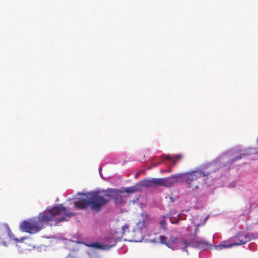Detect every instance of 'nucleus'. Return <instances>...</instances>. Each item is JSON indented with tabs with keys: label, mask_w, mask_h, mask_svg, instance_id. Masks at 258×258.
Masks as SVG:
<instances>
[{
	"label": "nucleus",
	"mask_w": 258,
	"mask_h": 258,
	"mask_svg": "<svg viewBox=\"0 0 258 258\" xmlns=\"http://www.w3.org/2000/svg\"><path fill=\"white\" fill-rule=\"evenodd\" d=\"M140 190V187L138 185L122 188L121 189L109 188L104 191V195L102 196L98 191H94L88 193L87 195V200L82 199V209L90 208V209L96 213L99 212L109 202L107 198L114 199L117 192L133 193Z\"/></svg>",
	"instance_id": "f257e3e1"
},
{
	"label": "nucleus",
	"mask_w": 258,
	"mask_h": 258,
	"mask_svg": "<svg viewBox=\"0 0 258 258\" xmlns=\"http://www.w3.org/2000/svg\"><path fill=\"white\" fill-rule=\"evenodd\" d=\"M250 240V238L248 234L243 235L241 234H238L234 238V241L230 244H220L219 245H215L216 249H221L223 248L230 247L233 246L240 245L246 243Z\"/></svg>",
	"instance_id": "423d86ee"
},
{
	"label": "nucleus",
	"mask_w": 258,
	"mask_h": 258,
	"mask_svg": "<svg viewBox=\"0 0 258 258\" xmlns=\"http://www.w3.org/2000/svg\"><path fill=\"white\" fill-rule=\"evenodd\" d=\"M167 171L168 172H171L172 171L171 167H169Z\"/></svg>",
	"instance_id": "f3484780"
},
{
	"label": "nucleus",
	"mask_w": 258,
	"mask_h": 258,
	"mask_svg": "<svg viewBox=\"0 0 258 258\" xmlns=\"http://www.w3.org/2000/svg\"><path fill=\"white\" fill-rule=\"evenodd\" d=\"M71 204L73 205V208H67L63 207L62 205H59L50 209H47V210L44 212L39 213L37 216V221L39 225L42 226V229H43L45 225H54L56 226L58 223L66 220L64 217L60 216L62 213H63L66 217H70L74 215V213L70 210L80 209L81 199H78L75 201L73 200L71 201Z\"/></svg>",
	"instance_id": "f03ea898"
},
{
	"label": "nucleus",
	"mask_w": 258,
	"mask_h": 258,
	"mask_svg": "<svg viewBox=\"0 0 258 258\" xmlns=\"http://www.w3.org/2000/svg\"><path fill=\"white\" fill-rule=\"evenodd\" d=\"M170 221H171V219H170ZM171 223H173V221H171Z\"/></svg>",
	"instance_id": "4be33fe9"
},
{
	"label": "nucleus",
	"mask_w": 258,
	"mask_h": 258,
	"mask_svg": "<svg viewBox=\"0 0 258 258\" xmlns=\"http://www.w3.org/2000/svg\"><path fill=\"white\" fill-rule=\"evenodd\" d=\"M194 244L197 247L202 249H205L208 247L209 245L208 242L202 240L196 241L194 242Z\"/></svg>",
	"instance_id": "9d476101"
},
{
	"label": "nucleus",
	"mask_w": 258,
	"mask_h": 258,
	"mask_svg": "<svg viewBox=\"0 0 258 258\" xmlns=\"http://www.w3.org/2000/svg\"><path fill=\"white\" fill-rule=\"evenodd\" d=\"M182 156L180 155H176V159L173 161V163H172V165H175L176 162L179 160L181 158Z\"/></svg>",
	"instance_id": "f8f14e48"
},
{
	"label": "nucleus",
	"mask_w": 258,
	"mask_h": 258,
	"mask_svg": "<svg viewBox=\"0 0 258 258\" xmlns=\"http://www.w3.org/2000/svg\"><path fill=\"white\" fill-rule=\"evenodd\" d=\"M181 175L175 174L171 175L170 177L158 178V185L165 187H170L175 183L180 182Z\"/></svg>",
	"instance_id": "0eeeda50"
},
{
	"label": "nucleus",
	"mask_w": 258,
	"mask_h": 258,
	"mask_svg": "<svg viewBox=\"0 0 258 258\" xmlns=\"http://www.w3.org/2000/svg\"><path fill=\"white\" fill-rule=\"evenodd\" d=\"M182 176L180 178V181L183 180L186 184L188 188H191L192 190L199 188V182L198 179L202 177H205L208 175L201 170H195L184 173L178 174Z\"/></svg>",
	"instance_id": "7ed1b4c3"
},
{
	"label": "nucleus",
	"mask_w": 258,
	"mask_h": 258,
	"mask_svg": "<svg viewBox=\"0 0 258 258\" xmlns=\"http://www.w3.org/2000/svg\"><path fill=\"white\" fill-rule=\"evenodd\" d=\"M81 195H84V194L82 193V194H81Z\"/></svg>",
	"instance_id": "412c9836"
},
{
	"label": "nucleus",
	"mask_w": 258,
	"mask_h": 258,
	"mask_svg": "<svg viewBox=\"0 0 258 258\" xmlns=\"http://www.w3.org/2000/svg\"><path fill=\"white\" fill-rule=\"evenodd\" d=\"M198 230V228L197 227V228L196 229V230H195V232H197Z\"/></svg>",
	"instance_id": "a211bd4d"
},
{
	"label": "nucleus",
	"mask_w": 258,
	"mask_h": 258,
	"mask_svg": "<svg viewBox=\"0 0 258 258\" xmlns=\"http://www.w3.org/2000/svg\"><path fill=\"white\" fill-rule=\"evenodd\" d=\"M142 185L144 187H149L158 185V178H153L142 181Z\"/></svg>",
	"instance_id": "1a4fd4ad"
},
{
	"label": "nucleus",
	"mask_w": 258,
	"mask_h": 258,
	"mask_svg": "<svg viewBox=\"0 0 258 258\" xmlns=\"http://www.w3.org/2000/svg\"><path fill=\"white\" fill-rule=\"evenodd\" d=\"M128 229V227L126 225H124L122 227V233L124 234L125 232V230Z\"/></svg>",
	"instance_id": "2eb2a0df"
},
{
	"label": "nucleus",
	"mask_w": 258,
	"mask_h": 258,
	"mask_svg": "<svg viewBox=\"0 0 258 258\" xmlns=\"http://www.w3.org/2000/svg\"><path fill=\"white\" fill-rule=\"evenodd\" d=\"M122 193L123 192H117L116 195L114 196L113 200L116 204H123L125 203L122 196L120 195V194Z\"/></svg>",
	"instance_id": "9b49d317"
},
{
	"label": "nucleus",
	"mask_w": 258,
	"mask_h": 258,
	"mask_svg": "<svg viewBox=\"0 0 258 258\" xmlns=\"http://www.w3.org/2000/svg\"><path fill=\"white\" fill-rule=\"evenodd\" d=\"M21 229L25 232L34 234L42 229V226L39 225L37 220H30L24 221L20 224Z\"/></svg>",
	"instance_id": "39448f33"
},
{
	"label": "nucleus",
	"mask_w": 258,
	"mask_h": 258,
	"mask_svg": "<svg viewBox=\"0 0 258 258\" xmlns=\"http://www.w3.org/2000/svg\"><path fill=\"white\" fill-rule=\"evenodd\" d=\"M141 173V171H139L137 172L135 175V178H137Z\"/></svg>",
	"instance_id": "dca6fc26"
},
{
	"label": "nucleus",
	"mask_w": 258,
	"mask_h": 258,
	"mask_svg": "<svg viewBox=\"0 0 258 258\" xmlns=\"http://www.w3.org/2000/svg\"><path fill=\"white\" fill-rule=\"evenodd\" d=\"M82 243H83L84 245H87V246H89V247H94L95 248L101 249H108L115 245V243L113 244H111V245H108V244L102 245L98 242L92 243L90 244H88L84 242H82Z\"/></svg>",
	"instance_id": "6e6552de"
},
{
	"label": "nucleus",
	"mask_w": 258,
	"mask_h": 258,
	"mask_svg": "<svg viewBox=\"0 0 258 258\" xmlns=\"http://www.w3.org/2000/svg\"><path fill=\"white\" fill-rule=\"evenodd\" d=\"M162 158L164 160H171V157L170 155H163Z\"/></svg>",
	"instance_id": "ddd939ff"
},
{
	"label": "nucleus",
	"mask_w": 258,
	"mask_h": 258,
	"mask_svg": "<svg viewBox=\"0 0 258 258\" xmlns=\"http://www.w3.org/2000/svg\"><path fill=\"white\" fill-rule=\"evenodd\" d=\"M160 226L162 228H164L166 225V221L165 220L163 219L160 222Z\"/></svg>",
	"instance_id": "4468645a"
},
{
	"label": "nucleus",
	"mask_w": 258,
	"mask_h": 258,
	"mask_svg": "<svg viewBox=\"0 0 258 258\" xmlns=\"http://www.w3.org/2000/svg\"><path fill=\"white\" fill-rule=\"evenodd\" d=\"M160 242L161 244L166 245L169 248L173 249L180 248L183 251L187 246L189 245V243L186 242L185 240H180L177 237L170 236L169 238L164 235L159 236Z\"/></svg>",
	"instance_id": "20e7f679"
},
{
	"label": "nucleus",
	"mask_w": 258,
	"mask_h": 258,
	"mask_svg": "<svg viewBox=\"0 0 258 258\" xmlns=\"http://www.w3.org/2000/svg\"><path fill=\"white\" fill-rule=\"evenodd\" d=\"M160 164V163H157V164H156V165H159Z\"/></svg>",
	"instance_id": "6ab92c4d"
},
{
	"label": "nucleus",
	"mask_w": 258,
	"mask_h": 258,
	"mask_svg": "<svg viewBox=\"0 0 258 258\" xmlns=\"http://www.w3.org/2000/svg\"><path fill=\"white\" fill-rule=\"evenodd\" d=\"M237 159H240L241 157H239V158L236 157Z\"/></svg>",
	"instance_id": "aec40b11"
}]
</instances>
